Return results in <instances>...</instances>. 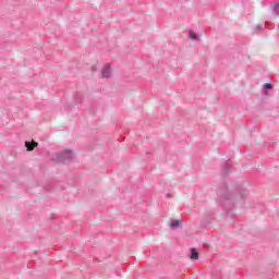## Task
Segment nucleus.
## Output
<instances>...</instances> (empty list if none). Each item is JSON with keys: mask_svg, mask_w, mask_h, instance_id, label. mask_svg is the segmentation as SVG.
<instances>
[{"mask_svg": "<svg viewBox=\"0 0 279 279\" xmlns=\"http://www.w3.org/2000/svg\"><path fill=\"white\" fill-rule=\"evenodd\" d=\"M190 252H191L190 258H191L192 260H198V258H199V253H197V250L191 248Z\"/></svg>", "mask_w": 279, "mask_h": 279, "instance_id": "3", "label": "nucleus"}, {"mask_svg": "<svg viewBox=\"0 0 279 279\" xmlns=\"http://www.w3.org/2000/svg\"><path fill=\"white\" fill-rule=\"evenodd\" d=\"M90 70H92L93 72L97 71V64L92 65V66H90Z\"/></svg>", "mask_w": 279, "mask_h": 279, "instance_id": "7", "label": "nucleus"}, {"mask_svg": "<svg viewBox=\"0 0 279 279\" xmlns=\"http://www.w3.org/2000/svg\"><path fill=\"white\" fill-rule=\"evenodd\" d=\"M101 75H102V77H105V78H108V77H110V75H112V70L110 69V65H106V66L102 69Z\"/></svg>", "mask_w": 279, "mask_h": 279, "instance_id": "1", "label": "nucleus"}, {"mask_svg": "<svg viewBox=\"0 0 279 279\" xmlns=\"http://www.w3.org/2000/svg\"><path fill=\"white\" fill-rule=\"evenodd\" d=\"M274 87V85H271V84H269V83H266L265 85H264V88H266V90H269V89H271Z\"/></svg>", "mask_w": 279, "mask_h": 279, "instance_id": "6", "label": "nucleus"}, {"mask_svg": "<svg viewBox=\"0 0 279 279\" xmlns=\"http://www.w3.org/2000/svg\"><path fill=\"white\" fill-rule=\"evenodd\" d=\"M25 147L27 149V151H34V149H36V147H38V142H25Z\"/></svg>", "mask_w": 279, "mask_h": 279, "instance_id": "2", "label": "nucleus"}, {"mask_svg": "<svg viewBox=\"0 0 279 279\" xmlns=\"http://www.w3.org/2000/svg\"><path fill=\"white\" fill-rule=\"evenodd\" d=\"M190 38L192 40H197V35L194 32H190Z\"/></svg>", "mask_w": 279, "mask_h": 279, "instance_id": "5", "label": "nucleus"}, {"mask_svg": "<svg viewBox=\"0 0 279 279\" xmlns=\"http://www.w3.org/2000/svg\"><path fill=\"white\" fill-rule=\"evenodd\" d=\"M182 221L180 220H172L170 223V228H178V226H181Z\"/></svg>", "mask_w": 279, "mask_h": 279, "instance_id": "4", "label": "nucleus"}]
</instances>
